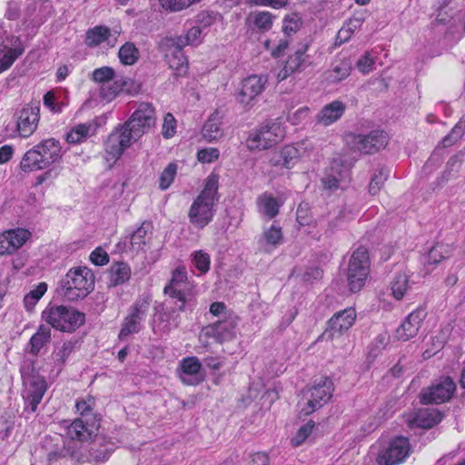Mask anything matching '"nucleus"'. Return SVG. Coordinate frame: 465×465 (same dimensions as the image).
<instances>
[{"label": "nucleus", "instance_id": "obj_1", "mask_svg": "<svg viewBox=\"0 0 465 465\" xmlns=\"http://www.w3.org/2000/svg\"><path fill=\"white\" fill-rule=\"evenodd\" d=\"M156 124L155 110L148 103H141L130 118L115 128L104 143V158L115 162L124 150L138 141Z\"/></svg>", "mask_w": 465, "mask_h": 465}, {"label": "nucleus", "instance_id": "obj_2", "mask_svg": "<svg viewBox=\"0 0 465 465\" xmlns=\"http://www.w3.org/2000/svg\"><path fill=\"white\" fill-rule=\"evenodd\" d=\"M218 177L215 174L208 176L205 185L201 193L192 203L188 218L190 223L196 229H203L213 218L218 197Z\"/></svg>", "mask_w": 465, "mask_h": 465}, {"label": "nucleus", "instance_id": "obj_3", "mask_svg": "<svg viewBox=\"0 0 465 465\" xmlns=\"http://www.w3.org/2000/svg\"><path fill=\"white\" fill-rule=\"evenodd\" d=\"M62 158L60 143L54 138L46 139L28 150L20 162V168L25 172L45 169Z\"/></svg>", "mask_w": 465, "mask_h": 465}, {"label": "nucleus", "instance_id": "obj_4", "mask_svg": "<svg viewBox=\"0 0 465 465\" xmlns=\"http://www.w3.org/2000/svg\"><path fill=\"white\" fill-rule=\"evenodd\" d=\"M94 287V275L86 267L69 270L60 281V294L68 301H77L86 297Z\"/></svg>", "mask_w": 465, "mask_h": 465}, {"label": "nucleus", "instance_id": "obj_5", "mask_svg": "<svg viewBox=\"0 0 465 465\" xmlns=\"http://www.w3.org/2000/svg\"><path fill=\"white\" fill-rule=\"evenodd\" d=\"M42 318L53 328L68 332L79 328L85 320L84 313L64 305L47 307Z\"/></svg>", "mask_w": 465, "mask_h": 465}, {"label": "nucleus", "instance_id": "obj_6", "mask_svg": "<svg viewBox=\"0 0 465 465\" xmlns=\"http://www.w3.org/2000/svg\"><path fill=\"white\" fill-rule=\"evenodd\" d=\"M284 135V128L280 123H268L249 133L246 146L250 151L266 150L282 141Z\"/></svg>", "mask_w": 465, "mask_h": 465}, {"label": "nucleus", "instance_id": "obj_7", "mask_svg": "<svg viewBox=\"0 0 465 465\" xmlns=\"http://www.w3.org/2000/svg\"><path fill=\"white\" fill-rule=\"evenodd\" d=\"M21 376L25 387L24 398L35 411L46 391L45 379L36 371L33 363L21 368Z\"/></svg>", "mask_w": 465, "mask_h": 465}, {"label": "nucleus", "instance_id": "obj_8", "mask_svg": "<svg viewBox=\"0 0 465 465\" xmlns=\"http://www.w3.org/2000/svg\"><path fill=\"white\" fill-rule=\"evenodd\" d=\"M370 272V257L363 246L357 248L351 256L348 265L347 281L351 292H359L365 284Z\"/></svg>", "mask_w": 465, "mask_h": 465}, {"label": "nucleus", "instance_id": "obj_9", "mask_svg": "<svg viewBox=\"0 0 465 465\" xmlns=\"http://www.w3.org/2000/svg\"><path fill=\"white\" fill-rule=\"evenodd\" d=\"M333 383L330 378H321L313 386L302 391L306 402L302 408V413L307 416L326 404L331 398Z\"/></svg>", "mask_w": 465, "mask_h": 465}, {"label": "nucleus", "instance_id": "obj_10", "mask_svg": "<svg viewBox=\"0 0 465 465\" xmlns=\"http://www.w3.org/2000/svg\"><path fill=\"white\" fill-rule=\"evenodd\" d=\"M346 143L354 152L371 154L385 148L388 135L381 130H373L368 134H348Z\"/></svg>", "mask_w": 465, "mask_h": 465}, {"label": "nucleus", "instance_id": "obj_11", "mask_svg": "<svg viewBox=\"0 0 465 465\" xmlns=\"http://www.w3.org/2000/svg\"><path fill=\"white\" fill-rule=\"evenodd\" d=\"M456 391V384L450 377H441L420 393L422 404H441L449 401Z\"/></svg>", "mask_w": 465, "mask_h": 465}, {"label": "nucleus", "instance_id": "obj_12", "mask_svg": "<svg viewBox=\"0 0 465 465\" xmlns=\"http://www.w3.org/2000/svg\"><path fill=\"white\" fill-rule=\"evenodd\" d=\"M150 302L151 300L148 297H141L130 307L119 332L120 340H124L127 336L141 331L142 322L146 319L150 309Z\"/></svg>", "mask_w": 465, "mask_h": 465}, {"label": "nucleus", "instance_id": "obj_13", "mask_svg": "<svg viewBox=\"0 0 465 465\" xmlns=\"http://www.w3.org/2000/svg\"><path fill=\"white\" fill-rule=\"evenodd\" d=\"M238 317L230 312L222 320L205 326L200 332V340L213 339L219 343L228 341L235 337Z\"/></svg>", "mask_w": 465, "mask_h": 465}, {"label": "nucleus", "instance_id": "obj_14", "mask_svg": "<svg viewBox=\"0 0 465 465\" xmlns=\"http://www.w3.org/2000/svg\"><path fill=\"white\" fill-rule=\"evenodd\" d=\"M410 452V442L405 437H397L381 449L376 457L378 465H398L402 462Z\"/></svg>", "mask_w": 465, "mask_h": 465}, {"label": "nucleus", "instance_id": "obj_15", "mask_svg": "<svg viewBox=\"0 0 465 465\" xmlns=\"http://www.w3.org/2000/svg\"><path fill=\"white\" fill-rule=\"evenodd\" d=\"M183 47L178 45L173 37H165L160 43V49L164 53L169 67L175 71L177 75L185 74L188 67L187 58L183 51Z\"/></svg>", "mask_w": 465, "mask_h": 465}, {"label": "nucleus", "instance_id": "obj_16", "mask_svg": "<svg viewBox=\"0 0 465 465\" xmlns=\"http://www.w3.org/2000/svg\"><path fill=\"white\" fill-rule=\"evenodd\" d=\"M356 312L353 308H347L336 312L329 321V327L318 340L333 341L347 331L355 322Z\"/></svg>", "mask_w": 465, "mask_h": 465}, {"label": "nucleus", "instance_id": "obj_17", "mask_svg": "<svg viewBox=\"0 0 465 465\" xmlns=\"http://www.w3.org/2000/svg\"><path fill=\"white\" fill-rule=\"evenodd\" d=\"M15 131L23 138L30 137L37 129L40 120L39 104H28L15 114Z\"/></svg>", "mask_w": 465, "mask_h": 465}, {"label": "nucleus", "instance_id": "obj_18", "mask_svg": "<svg viewBox=\"0 0 465 465\" xmlns=\"http://www.w3.org/2000/svg\"><path fill=\"white\" fill-rule=\"evenodd\" d=\"M187 285V271L184 266H178L172 272L169 283L164 287L163 292L171 298H177L179 303L178 309L184 311L187 300L185 298L184 289Z\"/></svg>", "mask_w": 465, "mask_h": 465}, {"label": "nucleus", "instance_id": "obj_19", "mask_svg": "<svg viewBox=\"0 0 465 465\" xmlns=\"http://www.w3.org/2000/svg\"><path fill=\"white\" fill-rule=\"evenodd\" d=\"M426 315L427 312L422 308L411 312L396 330V338L406 341L415 337Z\"/></svg>", "mask_w": 465, "mask_h": 465}, {"label": "nucleus", "instance_id": "obj_20", "mask_svg": "<svg viewBox=\"0 0 465 465\" xmlns=\"http://www.w3.org/2000/svg\"><path fill=\"white\" fill-rule=\"evenodd\" d=\"M266 82V78L256 74L245 78L238 94L239 102L244 105H249L255 97L262 93Z\"/></svg>", "mask_w": 465, "mask_h": 465}, {"label": "nucleus", "instance_id": "obj_21", "mask_svg": "<svg viewBox=\"0 0 465 465\" xmlns=\"http://www.w3.org/2000/svg\"><path fill=\"white\" fill-rule=\"evenodd\" d=\"M114 77V71L109 66L95 69L93 72V80L102 84L101 94L106 100H112L121 90L117 83L111 84Z\"/></svg>", "mask_w": 465, "mask_h": 465}, {"label": "nucleus", "instance_id": "obj_22", "mask_svg": "<svg viewBox=\"0 0 465 465\" xmlns=\"http://www.w3.org/2000/svg\"><path fill=\"white\" fill-rule=\"evenodd\" d=\"M283 233L282 227L276 223H272L270 227L265 228L258 239V246L260 251L271 252L276 247L282 243Z\"/></svg>", "mask_w": 465, "mask_h": 465}, {"label": "nucleus", "instance_id": "obj_23", "mask_svg": "<svg viewBox=\"0 0 465 465\" xmlns=\"http://www.w3.org/2000/svg\"><path fill=\"white\" fill-rule=\"evenodd\" d=\"M96 430L97 426L94 423L88 424L83 419H76L67 427L66 436L71 440L87 441L92 440Z\"/></svg>", "mask_w": 465, "mask_h": 465}, {"label": "nucleus", "instance_id": "obj_24", "mask_svg": "<svg viewBox=\"0 0 465 465\" xmlns=\"http://www.w3.org/2000/svg\"><path fill=\"white\" fill-rule=\"evenodd\" d=\"M331 173L322 178L324 189L336 190L341 183L347 179L348 170L343 166L341 159H334L330 167Z\"/></svg>", "mask_w": 465, "mask_h": 465}, {"label": "nucleus", "instance_id": "obj_25", "mask_svg": "<svg viewBox=\"0 0 465 465\" xmlns=\"http://www.w3.org/2000/svg\"><path fill=\"white\" fill-rule=\"evenodd\" d=\"M346 105L339 100H335L322 107L317 114V122L328 126L337 122L344 114Z\"/></svg>", "mask_w": 465, "mask_h": 465}, {"label": "nucleus", "instance_id": "obj_26", "mask_svg": "<svg viewBox=\"0 0 465 465\" xmlns=\"http://www.w3.org/2000/svg\"><path fill=\"white\" fill-rule=\"evenodd\" d=\"M441 419L442 415L437 409L424 408L415 412L413 419L410 421V425L411 427L416 426L429 429L438 424Z\"/></svg>", "mask_w": 465, "mask_h": 465}, {"label": "nucleus", "instance_id": "obj_27", "mask_svg": "<svg viewBox=\"0 0 465 465\" xmlns=\"http://www.w3.org/2000/svg\"><path fill=\"white\" fill-rule=\"evenodd\" d=\"M352 63L348 58L334 62L324 73V79L330 84H337L346 79L351 73Z\"/></svg>", "mask_w": 465, "mask_h": 465}, {"label": "nucleus", "instance_id": "obj_28", "mask_svg": "<svg viewBox=\"0 0 465 465\" xmlns=\"http://www.w3.org/2000/svg\"><path fill=\"white\" fill-rule=\"evenodd\" d=\"M51 341V329L46 325H40L37 331L31 337L27 349L29 353L37 356L40 351Z\"/></svg>", "mask_w": 465, "mask_h": 465}, {"label": "nucleus", "instance_id": "obj_29", "mask_svg": "<svg viewBox=\"0 0 465 465\" xmlns=\"http://www.w3.org/2000/svg\"><path fill=\"white\" fill-rule=\"evenodd\" d=\"M222 116L218 112H214L210 115L203 127V137L207 142L217 141L223 137V131L222 129Z\"/></svg>", "mask_w": 465, "mask_h": 465}, {"label": "nucleus", "instance_id": "obj_30", "mask_svg": "<svg viewBox=\"0 0 465 465\" xmlns=\"http://www.w3.org/2000/svg\"><path fill=\"white\" fill-rule=\"evenodd\" d=\"M300 157L299 149L293 145L284 146L271 161L275 166L291 169Z\"/></svg>", "mask_w": 465, "mask_h": 465}, {"label": "nucleus", "instance_id": "obj_31", "mask_svg": "<svg viewBox=\"0 0 465 465\" xmlns=\"http://www.w3.org/2000/svg\"><path fill=\"white\" fill-rule=\"evenodd\" d=\"M201 362L196 357H187L181 361L182 374L180 378L182 381L188 385L198 383V381L193 377L201 369Z\"/></svg>", "mask_w": 465, "mask_h": 465}, {"label": "nucleus", "instance_id": "obj_32", "mask_svg": "<svg viewBox=\"0 0 465 465\" xmlns=\"http://www.w3.org/2000/svg\"><path fill=\"white\" fill-rule=\"evenodd\" d=\"M112 451L113 449L104 440H97L89 447L86 460L92 463L104 462L110 458Z\"/></svg>", "mask_w": 465, "mask_h": 465}, {"label": "nucleus", "instance_id": "obj_33", "mask_svg": "<svg viewBox=\"0 0 465 465\" xmlns=\"http://www.w3.org/2000/svg\"><path fill=\"white\" fill-rule=\"evenodd\" d=\"M152 223L145 221L131 234L130 245L134 252H138L143 250L150 234H152Z\"/></svg>", "mask_w": 465, "mask_h": 465}, {"label": "nucleus", "instance_id": "obj_34", "mask_svg": "<svg viewBox=\"0 0 465 465\" xmlns=\"http://www.w3.org/2000/svg\"><path fill=\"white\" fill-rule=\"evenodd\" d=\"M96 129L97 125L94 122L77 124L66 134V141L70 143H81L84 139L94 134Z\"/></svg>", "mask_w": 465, "mask_h": 465}, {"label": "nucleus", "instance_id": "obj_35", "mask_svg": "<svg viewBox=\"0 0 465 465\" xmlns=\"http://www.w3.org/2000/svg\"><path fill=\"white\" fill-rule=\"evenodd\" d=\"M110 287H115L127 282L131 275L130 267L124 262L112 264L108 272Z\"/></svg>", "mask_w": 465, "mask_h": 465}, {"label": "nucleus", "instance_id": "obj_36", "mask_svg": "<svg viewBox=\"0 0 465 465\" xmlns=\"http://www.w3.org/2000/svg\"><path fill=\"white\" fill-rule=\"evenodd\" d=\"M257 207L260 213L272 219L279 213L280 205L272 195L263 193L257 199Z\"/></svg>", "mask_w": 465, "mask_h": 465}, {"label": "nucleus", "instance_id": "obj_37", "mask_svg": "<svg viewBox=\"0 0 465 465\" xmlns=\"http://www.w3.org/2000/svg\"><path fill=\"white\" fill-rule=\"evenodd\" d=\"M111 35V31L107 26L97 25L88 29L85 34L84 44L88 47H95L106 41Z\"/></svg>", "mask_w": 465, "mask_h": 465}, {"label": "nucleus", "instance_id": "obj_38", "mask_svg": "<svg viewBox=\"0 0 465 465\" xmlns=\"http://www.w3.org/2000/svg\"><path fill=\"white\" fill-rule=\"evenodd\" d=\"M74 349V345L72 341H65L61 346L55 347L52 353V360L54 364V368L56 369V375L61 372L64 364Z\"/></svg>", "mask_w": 465, "mask_h": 465}, {"label": "nucleus", "instance_id": "obj_39", "mask_svg": "<svg viewBox=\"0 0 465 465\" xmlns=\"http://www.w3.org/2000/svg\"><path fill=\"white\" fill-rule=\"evenodd\" d=\"M253 25L262 32H268L272 29L275 15L269 11H257L249 16Z\"/></svg>", "mask_w": 465, "mask_h": 465}, {"label": "nucleus", "instance_id": "obj_40", "mask_svg": "<svg viewBox=\"0 0 465 465\" xmlns=\"http://www.w3.org/2000/svg\"><path fill=\"white\" fill-rule=\"evenodd\" d=\"M453 248L451 245L444 243H436L430 248L427 254V262L430 264H438L442 260L450 256Z\"/></svg>", "mask_w": 465, "mask_h": 465}, {"label": "nucleus", "instance_id": "obj_41", "mask_svg": "<svg viewBox=\"0 0 465 465\" xmlns=\"http://www.w3.org/2000/svg\"><path fill=\"white\" fill-rule=\"evenodd\" d=\"M139 50L136 48L134 44L126 42L121 46L118 52V57L122 64L125 65H133L139 59Z\"/></svg>", "mask_w": 465, "mask_h": 465}, {"label": "nucleus", "instance_id": "obj_42", "mask_svg": "<svg viewBox=\"0 0 465 465\" xmlns=\"http://www.w3.org/2000/svg\"><path fill=\"white\" fill-rule=\"evenodd\" d=\"M409 276L405 272H399L391 282L392 295L397 300H401L409 288Z\"/></svg>", "mask_w": 465, "mask_h": 465}, {"label": "nucleus", "instance_id": "obj_43", "mask_svg": "<svg viewBox=\"0 0 465 465\" xmlns=\"http://www.w3.org/2000/svg\"><path fill=\"white\" fill-rule=\"evenodd\" d=\"M161 322L162 323H164L163 326V331L165 333H168L171 331L172 329L179 327L181 323L180 313L175 312V308L173 306L166 307V309L164 310L161 316Z\"/></svg>", "mask_w": 465, "mask_h": 465}, {"label": "nucleus", "instance_id": "obj_44", "mask_svg": "<svg viewBox=\"0 0 465 465\" xmlns=\"http://www.w3.org/2000/svg\"><path fill=\"white\" fill-rule=\"evenodd\" d=\"M7 236L11 245V252L14 253L16 250L21 248L26 241L30 238L31 232L23 228H17L7 231Z\"/></svg>", "mask_w": 465, "mask_h": 465}, {"label": "nucleus", "instance_id": "obj_45", "mask_svg": "<svg viewBox=\"0 0 465 465\" xmlns=\"http://www.w3.org/2000/svg\"><path fill=\"white\" fill-rule=\"evenodd\" d=\"M24 50L21 48H7L0 49V73L7 70L14 62L23 54Z\"/></svg>", "mask_w": 465, "mask_h": 465}, {"label": "nucleus", "instance_id": "obj_46", "mask_svg": "<svg viewBox=\"0 0 465 465\" xmlns=\"http://www.w3.org/2000/svg\"><path fill=\"white\" fill-rule=\"evenodd\" d=\"M465 133V116H463L451 129L450 133L442 139L444 147L451 146L460 140Z\"/></svg>", "mask_w": 465, "mask_h": 465}, {"label": "nucleus", "instance_id": "obj_47", "mask_svg": "<svg viewBox=\"0 0 465 465\" xmlns=\"http://www.w3.org/2000/svg\"><path fill=\"white\" fill-rule=\"evenodd\" d=\"M390 174V170L381 167L378 173H375L369 184V191L372 195L380 192L385 181H387Z\"/></svg>", "mask_w": 465, "mask_h": 465}, {"label": "nucleus", "instance_id": "obj_48", "mask_svg": "<svg viewBox=\"0 0 465 465\" xmlns=\"http://www.w3.org/2000/svg\"><path fill=\"white\" fill-rule=\"evenodd\" d=\"M202 30L198 26L190 28L187 34L183 36L173 37L177 41L178 45L185 46L188 45H196L200 42Z\"/></svg>", "mask_w": 465, "mask_h": 465}, {"label": "nucleus", "instance_id": "obj_49", "mask_svg": "<svg viewBox=\"0 0 465 465\" xmlns=\"http://www.w3.org/2000/svg\"><path fill=\"white\" fill-rule=\"evenodd\" d=\"M193 262L197 270L200 271L202 273L207 272L210 269V255L202 250L197 251L193 253Z\"/></svg>", "mask_w": 465, "mask_h": 465}, {"label": "nucleus", "instance_id": "obj_50", "mask_svg": "<svg viewBox=\"0 0 465 465\" xmlns=\"http://www.w3.org/2000/svg\"><path fill=\"white\" fill-rule=\"evenodd\" d=\"M177 171L175 163H169L160 176V188L166 190L173 183Z\"/></svg>", "mask_w": 465, "mask_h": 465}, {"label": "nucleus", "instance_id": "obj_51", "mask_svg": "<svg viewBox=\"0 0 465 465\" xmlns=\"http://www.w3.org/2000/svg\"><path fill=\"white\" fill-rule=\"evenodd\" d=\"M315 423L312 420H309L305 425L302 426L297 431L296 435L292 439L293 446L301 445L307 437L312 433Z\"/></svg>", "mask_w": 465, "mask_h": 465}, {"label": "nucleus", "instance_id": "obj_52", "mask_svg": "<svg viewBox=\"0 0 465 465\" xmlns=\"http://www.w3.org/2000/svg\"><path fill=\"white\" fill-rule=\"evenodd\" d=\"M176 132V120L170 113L164 115L162 134L164 138H171Z\"/></svg>", "mask_w": 465, "mask_h": 465}, {"label": "nucleus", "instance_id": "obj_53", "mask_svg": "<svg viewBox=\"0 0 465 465\" xmlns=\"http://www.w3.org/2000/svg\"><path fill=\"white\" fill-rule=\"evenodd\" d=\"M302 22L297 15L286 16L283 20L282 30L285 35H290L296 33L301 27Z\"/></svg>", "mask_w": 465, "mask_h": 465}, {"label": "nucleus", "instance_id": "obj_54", "mask_svg": "<svg viewBox=\"0 0 465 465\" xmlns=\"http://www.w3.org/2000/svg\"><path fill=\"white\" fill-rule=\"evenodd\" d=\"M220 156V152L217 148H205L202 149L197 153L199 162L203 163H210L216 161Z\"/></svg>", "mask_w": 465, "mask_h": 465}, {"label": "nucleus", "instance_id": "obj_55", "mask_svg": "<svg viewBox=\"0 0 465 465\" xmlns=\"http://www.w3.org/2000/svg\"><path fill=\"white\" fill-rule=\"evenodd\" d=\"M246 3L250 5L269 6L272 9H282L288 5L289 0H247Z\"/></svg>", "mask_w": 465, "mask_h": 465}, {"label": "nucleus", "instance_id": "obj_56", "mask_svg": "<svg viewBox=\"0 0 465 465\" xmlns=\"http://www.w3.org/2000/svg\"><path fill=\"white\" fill-rule=\"evenodd\" d=\"M304 62L303 52L297 51L292 56L287 60L284 69L286 72H294L299 70Z\"/></svg>", "mask_w": 465, "mask_h": 465}, {"label": "nucleus", "instance_id": "obj_57", "mask_svg": "<svg viewBox=\"0 0 465 465\" xmlns=\"http://www.w3.org/2000/svg\"><path fill=\"white\" fill-rule=\"evenodd\" d=\"M43 102L45 106L49 108L54 113H60L64 105V103H58L56 101V97L52 91L47 92L44 95Z\"/></svg>", "mask_w": 465, "mask_h": 465}, {"label": "nucleus", "instance_id": "obj_58", "mask_svg": "<svg viewBox=\"0 0 465 465\" xmlns=\"http://www.w3.org/2000/svg\"><path fill=\"white\" fill-rule=\"evenodd\" d=\"M374 65V59L370 55L369 53H366L362 55L357 62V68L359 71L364 74H369Z\"/></svg>", "mask_w": 465, "mask_h": 465}, {"label": "nucleus", "instance_id": "obj_59", "mask_svg": "<svg viewBox=\"0 0 465 465\" xmlns=\"http://www.w3.org/2000/svg\"><path fill=\"white\" fill-rule=\"evenodd\" d=\"M90 261L97 266H102L109 262V256L102 248H96L90 254Z\"/></svg>", "mask_w": 465, "mask_h": 465}, {"label": "nucleus", "instance_id": "obj_60", "mask_svg": "<svg viewBox=\"0 0 465 465\" xmlns=\"http://www.w3.org/2000/svg\"><path fill=\"white\" fill-rule=\"evenodd\" d=\"M309 115V108L307 106L297 109L292 114H289L288 120L293 125H297L304 121Z\"/></svg>", "mask_w": 465, "mask_h": 465}, {"label": "nucleus", "instance_id": "obj_61", "mask_svg": "<svg viewBox=\"0 0 465 465\" xmlns=\"http://www.w3.org/2000/svg\"><path fill=\"white\" fill-rule=\"evenodd\" d=\"M322 276V270L319 267H309L302 274V281L312 283L314 281L320 280Z\"/></svg>", "mask_w": 465, "mask_h": 465}, {"label": "nucleus", "instance_id": "obj_62", "mask_svg": "<svg viewBox=\"0 0 465 465\" xmlns=\"http://www.w3.org/2000/svg\"><path fill=\"white\" fill-rule=\"evenodd\" d=\"M94 405V399L88 397L87 399H82L76 401L75 408L81 415H85L93 410Z\"/></svg>", "mask_w": 465, "mask_h": 465}, {"label": "nucleus", "instance_id": "obj_63", "mask_svg": "<svg viewBox=\"0 0 465 465\" xmlns=\"http://www.w3.org/2000/svg\"><path fill=\"white\" fill-rule=\"evenodd\" d=\"M297 222L302 226H305L310 224L312 221V216L310 214V211L307 208L306 204H300L297 208Z\"/></svg>", "mask_w": 465, "mask_h": 465}, {"label": "nucleus", "instance_id": "obj_64", "mask_svg": "<svg viewBox=\"0 0 465 465\" xmlns=\"http://www.w3.org/2000/svg\"><path fill=\"white\" fill-rule=\"evenodd\" d=\"M72 441L64 442L63 447V451L64 454V457H70L72 459H75L77 460H82V458L78 454V448L77 445Z\"/></svg>", "mask_w": 465, "mask_h": 465}]
</instances>
